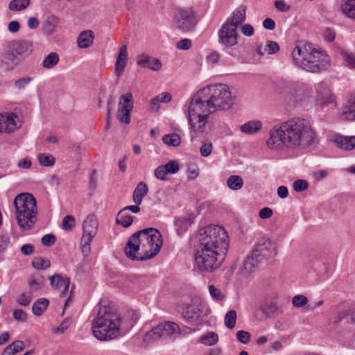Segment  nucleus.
Here are the masks:
<instances>
[{"label": "nucleus", "mask_w": 355, "mask_h": 355, "mask_svg": "<svg viewBox=\"0 0 355 355\" xmlns=\"http://www.w3.org/2000/svg\"><path fill=\"white\" fill-rule=\"evenodd\" d=\"M318 143L316 132L305 119L294 117L275 125L270 131L266 144L270 149L308 147Z\"/></svg>", "instance_id": "f257e3e1"}, {"label": "nucleus", "mask_w": 355, "mask_h": 355, "mask_svg": "<svg viewBox=\"0 0 355 355\" xmlns=\"http://www.w3.org/2000/svg\"><path fill=\"white\" fill-rule=\"evenodd\" d=\"M121 317L111 302H101L92 321L94 336L99 340H112L119 335Z\"/></svg>", "instance_id": "f03ea898"}, {"label": "nucleus", "mask_w": 355, "mask_h": 355, "mask_svg": "<svg viewBox=\"0 0 355 355\" xmlns=\"http://www.w3.org/2000/svg\"><path fill=\"white\" fill-rule=\"evenodd\" d=\"M16 219L22 231L31 230L37 221V200L33 195L29 193L18 194L13 202Z\"/></svg>", "instance_id": "7ed1b4c3"}, {"label": "nucleus", "mask_w": 355, "mask_h": 355, "mask_svg": "<svg viewBox=\"0 0 355 355\" xmlns=\"http://www.w3.org/2000/svg\"><path fill=\"white\" fill-rule=\"evenodd\" d=\"M199 248L217 249L227 251L228 235L225 229L219 225H208L199 232Z\"/></svg>", "instance_id": "20e7f679"}, {"label": "nucleus", "mask_w": 355, "mask_h": 355, "mask_svg": "<svg viewBox=\"0 0 355 355\" xmlns=\"http://www.w3.org/2000/svg\"><path fill=\"white\" fill-rule=\"evenodd\" d=\"M226 254L227 251L199 248L196 252V263L200 271L212 272L221 265Z\"/></svg>", "instance_id": "39448f33"}, {"label": "nucleus", "mask_w": 355, "mask_h": 355, "mask_svg": "<svg viewBox=\"0 0 355 355\" xmlns=\"http://www.w3.org/2000/svg\"><path fill=\"white\" fill-rule=\"evenodd\" d=\"M215 111L218 110H226L234 104V98L230 88L226 85L219 84L209 85L205 87Z\"/></svg>", "instance_id": "423d86ee"}, {"label": "nucleus", "mask_w": 355, "mask_h": 355, "mask_svg": "<svg viewBox=\"0 0 355 355\" xmlns=\"http://www.w3.org/2000/svg\"><path fill=\"white\" fill-rule=\"evenodd\" d=\"M174 26L183 33L193 31L198 24L196 14L193 8H178L174 15Z\"/></svg>", "instance_id": "0eeeda50"}, {"label": "nucleus", "mask_w": 355, "mask_h": 355, "mask_svg": "<svg viewBox=\"0 0 355 355\" xmlns=\"http://www.w3.org/2000/svg\"><path fill=\"white\" fill-rule=\"evenodd\" d=\"M141 232L144 235L150 234L146 241L149 250L141 249V253H139V261H142L152 259L157 255L160 250L163 241L161 233L155 228H146L140 230Z\"/></svg>", "instance_id": "6e6552de"}, {"label": "nucleus", "mask_w": 355, "mask_h": 355, "mask_svg": "<svg viewBox=\"0 0 355 355\" xmlns=\"http://www.w3.org/2000/svg\"><path fill=\"white\" fill-rule=\"evenodd\" d=\"M209 102L211 101L204 87L200 89L191 99L188 113L206 115V117H208L209 114L216 112Z\"/></svg>", "instance_id": "1a4fd4ad"}, {"label": "nucleus", "mask_w": 355, "mask_h": 355, "mask_svg": "<svg viewBox=\"0 0 355 355\" xmlns=\"http://www.w3.org/2000/svg\"><path fill=\"white\" fill-rule=\"evenodd\" d=\"M148 235L150 234L144 235L142 232L140 233L139 230L129 237L124 248L125 254L128 259L132 261H139V253H141L139 252L140 245L142 248L146 247L145 242H146Z\"/></svg>", "instance_id": "9d476101"}, {"label": "nucleus", "mask_w": 355, "mask_h": 355, "mask_svg": "<svg viewBox=\"0 0 355 355\" xmlns=\"http://www.w3.org/2000/svg\"><path fill=\"white\" fill-rule=\"evenodd\" d=\"M134 107L133 96L131 92H126L119 98L116 112L117 120L122 123L128 125L130 123L131 112Z\"/></svg>", "instance_id": "9b49d317"}, {"label": "nucleus", "mask_w": 355, "mask_h": 355, "mask_svg": "<svg viewBox=\"0 0 355 355\" xmlns=\"http://www.w3.org/2000/svg\"><path fill=\"white\" fill-rule=\"evenodd\" d=\"M295 58V64L302 69L311 73H318L324 70L329 64V58L324 55V58H318L317 60H308L302 58Z\"/></svg>", "instance_id": "f8f14e48"}, {"label": "nucleus", "mask_w": 355, "mask_h": 355, "mask_svg": "<svg viewBox=\"0 0 355 355\" xmlns=\"http://www.w3.org/2000/svg\"><path fill=\"white\" fill-rule=\"evenodd\" d=\"M252 254L261 262L274 257L277 254L275 244L269 239L256 245Z\"/></svg>", "instance_id": "ddd939ff"}, {"label": "nucleus", "mask_w": 355, "mask_h": 355, "mask_svg": "<svg viewBox=\"0 0 355 355\" xmlns=\"http://www.w3.org/2000/svg\"><path fill=\"white\" fill-rule=\"evenodd\" d=\"M260 311L266 318H274L284 313V309L279 305L277 296L269 295L266 297L261 302Z\"/></svg>", "instance_id": "4468645a"}, {"label": "nucleus", "mask_w": 355, "mask_h": 355, "mask_svg": "<svg viewBox=\"0 0 355 355\" xmlns=\"http://www.w3.org/2000/svg\"><path fill=\"white\" fill-rule=\"evenodd\" d=\"M324 55H328L324 51L316 50L311 44H306L303 46H297L292 51V56L295 62V58H299L300 57L306 58V60H313L324 58ZM301 59L302 60V58Z\"/></svg>", "instance_id": "2eb2a0df"}, {"label": "nucleus", "mask_w": 355, "mask_h": 355, "mask_svg": "<svg viewBox=\"0 0 355 355\" xmlns=\"http://www.w3.org/2000/svg\"><path fill=\"white\" fill-rule=\"evenodd\" d=\"M238 33L234 25L224 24L218 31V41L221 44L231 47L237 44Z\"/></svg>", "instance_id": "dca6fc26"}, {"label": "nucleus", "mask_w": 355, "mask_h": 355, "mask_svg": "<svg viewBox=\"0 0 355 355\" xmlns=\"http://www.w3.org/2000/svg\"><path fill=\"white\" fill-rule=\"evenodd\" d=\"M182 317L188 322L196 321L202 313V303L200 300H193L185 305L181 311Z\"/></svg>", "instance_id": "f3484780"}, {"label": "nucleus", "mask_w": 355, "mask_h": 355, "mask_svg": "<svg viewBox=\"0 0 355 355\" xmlns=\"http://www.w3.org/2000/svg\"><path fill=\"white\" fill-rule=\"evenodd\" d=\"M20 62L19 58L13 50L8 45L4 51L0 55V64L6 71L13 70Z\"/></svg>", "instance_id": "a211bd4d"}, {"label": "nucleus", "mask_w": 355, "mask_h": 355, "mask_svg": "<svg viewBox=\"0 0 355 355\" xmlns=\"http://www.w3.org/2000/svg\"><path fill=\"white\" fill-rule=\"evenodd\" d=\"M187 117L190 127L196 136L202 135L205 132L206 125L208 122V117H206V115L188 113Z\"/></svg>", "instance_id": "6ab92c4d"}, {"label": "nucleus", "mask_w": 355, "mask_h": 355, "mask_svg": "<svg viewBox=\"0 0 355 355\" xmlns=\"http://www.w3.org/2000/svg\"><path fill=\"white\" fill-rule=\"evenodd\" d=\"M137 64L140 67L148 68L154 71L160 70L162 67V63L159 59L145 53L137 55Z\"/></svg>", "instance_id": "aec40b11"}, {"label": "nucleus", "mask_w": 355, "mask_h": 355, "mask_svg": "<svg viewBox=\"0 0 355 355\" xmlns=\"http://www.w3.org/2000/svg\"><path fill=\"white\" fill-rule=\"evenodd\" d=\"M8 45L17 56L28 55L33 51V42L29 40L12 41Z\"/></svg>", "instance_id": "412c9836"}, {"label": "nucleus", "mask_w": 355, "mask_h": 355, "mask_svg": "<svg viewBox=\"0 0 355 355\" xmlns=\"http://www.w3.org/2000/svg\"><path fill=\"white\" fill-rule=\"evenodd\" d=\"M98 222L94 214H89L83 223V234L94 236L98 232Z\"/></svg>", "instance_id": "4be33fe9"}, {"label": "nucleus", "mask_w": 355, "mask_h": 355, "mask_svg": "<svg viewBox=\"0 0 355 355\" xmlns=\"http://www.w3.org/2000/svg\"><path fill=\"white\" fill-rule=\"evenodd\" d=\"M51 285L57 289L64 287V290L60 293V297H64L70 284V279L68 277H62L60 274H55L49 278Z\"/></svg>", "instance_id": "5701e85b"}, {"label": "nucleus", "mask_w": 355, "mask_h": 355, "mask_svg": "<svg viewBox=\"0 0 355 355\" xmlns=\"http://www.w3.org/2000/svg\"><path fill=\"white\" fill-rule=\"evenodd\" d=\"M128 61V52L127 46L125 45L121 46L119 53L118 58L114 64V73L117 77H120L127 64Z\"/></svg>", "instance_id": "b1692460"}, {"label": "nucleus", "mask_w": 355, "mask_h": 355, "mask_svg": "<svg viewBox=\"0 0 355 355\" xmlns=\"http://www.w3.org/2000/svg\"><path fill=\"white\" fill-rule=\"evenodd\" d=\"M16 116L13 114H10L7 116L0 114V132H11L16 128V123L15 121Z\"/></svg>", "instance_id": "393cba45"}, {"label": "nucleus", "mask_w": 355, "mask_h": 355, "mask_svg": "<svg viewBox=\"0 0 355 355\" xmlns=\"http://www.w3.org/2000/svg\"><path fill=\"white\" fill-rule=\"evenodd\" d=\"M246 6H241L232 13L231 17L228 18L225 24L234 25V28H237L238 26L245 20Z\"/></svg>", "instance_id": "a878e982"}, {"label": "nucleus", "mask_w": 355, "mask_h": 355, "mask_svg": "<svg viewBox=\"0 0 355 355\" xmlns=\"http://www.w3.org/2000/svg\"><path fill=\"white\" fill-rule=\"evenodd\" d=\"M59 24V19L54 15H49L42 22V31L46 35H51Z\"/></svg>", "instance_id": "bb28decb"}, {"label": "nucleus", "mask_w": 355, "mask_h": 355, "mask_svg": "<svg viewBox=\"0 0 355 355\" xmlns=\"http://www.w3.org/2000/svg\"><path fill=\"white\" fill-rule=\"evenodd\" d=\"M94 34L92 31H82L78 37L77 44L81 49L89 47L94 42Z\"/></svg>", "instance_id": "cd10ccee"}, {"label": "nucleus", "mask_w": 355, "mask_h": 355, "mask_svg": "<svg viewBox=\"0 0 355 355\" xmlns=\"http://www.w3.org/2000/svg\"><path fill=\"white\" fill-rule=\"evenodd\" d=\"M334 142L343 150H352L355 148V136H336Z\"/></svg>", "instance_id": "c85d7f7f"}, {"label": "nucleus", "mask_w": 355, "mask_h": 355, "mask_svg": "<svg viewBox=\"0 0 355 355\" xmlns=\"http://www.w3.org/2000/svg\"><path fill=\"white\" fill-rule=\"evenodd\" d=\"M162 324L164 336L175 338L182 333L179 325L173 322H165Z\"/></svg>", "instance_id": "c756f323"}, {"label": "nucleus", "mask_w": 355, "mask_h": 355, "mask_svg": "<svg viewBox=\"0 0 355 355\" xmlns=\"http://www.w3.org/2000/svg\"><path fill=\"white\" fill-rule=\"evenodd\" d=\"M262 263L259 259H256L252 254L248 256L243 262L241 272L243 275L247 276L250 275L258 266L259 263Z\"/></svg>", "instance_id": "7c9ffc66"}, {"label": "nucleus", "mask_w": 355, "mask_h": 355, "mask_svg": "<svg viewBox=\"0 0 355 355\" xmlns=\"http://www.w3.org/2000/svg\"><path fill=\"white\" fill-rule=\"evenodd\" d=\"M262 263L259 259H256L252 254L248 256L243 262L241 272L243 275L247 276L250 275L258 266L259 263Z\"/></svg>", "instance_id": "2f4dec72"}, {"label": "nucleus", "mask_w": 355, "mask_h": 355, "mask_svg": "<svg viewBox=\"0 0 355 355\" xmlns=\"http://www.w3.org/2000/svg\"><path fill=\"white\" fill-rule=\"evenodd\" d=\"M148 192L147 184L144 182L137 184L133 191V201L136 205H140L142 202L143 198L145 197Z\"/></svg>", "instance_id": "473e14b6"}, {"label": "nucleus", "mask_w": 355, "mask_h": 355, "mask_svg": "<svg viewBox=\"0 0 355 355\" xmlns=\"http://www.w3.org/2000/svg\"><path fill=\"white\" fill-rule=\"evenodd\" d=\"M262 128L260 121H250L240 126V130L246 135H253L259 132Z\"/></svg>", "instance_id": "72a5a7b5"}, {"label": "nucleus", "mask_w": 355, "mask_h": 355, "mask_svg": "<svg viewBox=\"0 0 355 355\" xmlns=\"http://www.w3.org/2000/svg\"><path fill=\"white\" fill-rule=\"evenodd\" d=\"M25 348V344L22 340H15L7 346L3 351L1 355H15L21 352Z\"/></svg>", "instance_id": "f704fd0d"}, {"label": "nucleus", "mask_w": 355, "mask_h": 355, "mask_svg": "<svg viewBox=\"0 0 355 355\" xmlns=\"http://www.w3.org/2000/svg\"><path fill=\"white\" fill-rule=\"evenodd\" d=\"M342 115L349 120L355 119V96L349 99L342 108Z\"/></svg>", "instance_id": "c9c22d12"}, {"label": "nucleus", "mask_w": 355, "mask_h": 355, "mask_svg": "<svg viewBox=\"0 0 355 355\" xmlns=\"http://www.w3.org/2000/svg\"><path fill=\"white\" fill-rule=\"evenodd\" d=\"M133 222V217L127 214L124 210L121 209L116 218V223L122 227L127 228L130 227Z\"/></svg>", "instance_id": "e433bc0d"}, {"label": "nucleus", "mask_w": 355, "mask_h": 355, "mask_svg": "<svg viewBox=\"0 0 355 355\" xmlns=\"http://www.w3.org/2000/svg\"><path fill=\"white\" fill-rule=\"evenodd\" d=\"M341 10L349 18L355 19V0H342Z\"/></svg>", "instance_id": "4c0bfd02"}, {"label": "nucleus", "mask_w": 355, "mask_h": 355, "mask_svg": "<svg viewBox=\"0 0 355 355\" xmlns=\"http://www.w3.org/2000/svg\"><path fill=\"white\" fill-rule=\"evenodd\" d=\"M49 302L46 298H41L37 300L33 305L32 311L35 315L40 316L46 309Z\"/></svg>", "instance_id": "58836bf2"}, {"label": "nucleus", "mask_w": 355, "mask_h": 355, "mask_svg": "<svg viewBox=\"0 0 355 355\" xmlns=\"http://www.w3.org/2000/svg\"><path fill=\"white\" fill-rule=\"evenodd\" d=\"M199 341L207 346H212L218 343V336L216 333L210 331L202 335Z\"/></svg>", "instance_id": "ea45409f"}, {"label": "nucleus", "mask_w": 355, "mask_h": 355, "mask_svg": "<svg viewBox=\"0 0 355 355\" xmlns=\"http://www.w3.org/2000/svg\"><path fill=\"white\" fill-rule=\"evenodd\" d=\"M94 236L83 234L80 240V248L83 254L87 257L91 252V242Z\"/></svg>", "instance_id": "a19ab883"}, {"label": "nucleus", "mask_w": 355, "mask_h": 355, "mask_svg": "<svg viewBox=\"0 0 355 355\" xmlns=\"http://www.w3.org/2000/svg\"><path fill=\"white\" fill-rule=\"evenodd\" d=\"M59 60V55L55 52H51L44 58L42 66L46 69H51L58 63Z\"/></svg>", "instance_id": "79ce46f5"}, {"label": "nucleus", "mask_w": 355, "mask_h": 355, "mask_svg": "<svg viewBox=\"0 0 355 355\" xmlns=\"http://www.w3.org/2000/svg\"><path fill=\"white\" fill-rule=\"evenodd\" d=\"M227 184L230 189L236 191L242 188L243 181L239 175H233L228 178Z\"/></svg>", "instance_id": "37998d69"}, {"label": "nucleus", "mask_w": 355, "mask_h": 355, "mask_svg": "<svg viewBox=\"0 0 355 355\" xmlns=\"http://www.w3.org/2000/svg\"><path fill=\"white\" fill-rule=\"evenodd\" d=\"M162 141L170 146H178L181 143L180 136L176 133L168 134L162 137Z\"/></svg>", "instance_id": "c03bdc74"}, {"label": "nucleus", "mask_w": 355, "mask_h": 355, "mask_svg": "<svg viewBox=\"0 0 355 355\" xmlns=\"http://www.w3.org/2000/svg\"><path fill=\"white\" fill-rule=\"evenodd\" d=\"M30 4V0H12L10 2L8 8L12 11L25 10Z\"/></svg>", "instance_id": "a18cd8bd"}, {"label": "nucleus", "mask_w": 355, "mask_h": 355, "mask_svg": "<svg viewBox=\"0 0 355 355\" xmlns=\"http://www.w3.org/2000/svg\"><path fill=\"white\" fill-rule=\"evenodd\" d=\"M162 336H164L162 323H159L156 327L153 328L146 334V338L148 339H152L153 340H157Z\"/></svg>", "instance_id": "49530a36"}, {"label": "nucleus", "mask_w": 355, "mask_h": 355, "mask_svg": "<svg viewBox=\"0 0 355 355\" xmlns=\"http://www.w3.org/2000/svg\"><path fill=\"white\" fill-rule=\"evenodd\" d=\"M32 266L37 270H45L50 267V261L41 257H35L32 261Z\"/></svg>", "instance_id": "de8ad7c7"}, {"label": "nucleus", "mask_w": 355, "mask_h": 355, "mask_svg": "<svg viewBox=\"0 0 355 355\" xmlns=\"http://www.w3.org/2000/svg\"><path fill=\"white\" fill-rule=\"evenodd\" d=\"M236 321V312L234 310H231L225 314L224 322L227 328L233 329L235 327Z\"/></svg>", "instance_id": "09e8293b"}, {"label": "nucleus", "mask_w": 355, "mask_h": 355, "mask_svg": "<svg viewBox=\"0 0 355 355\" xmlns=\"http://www.w3.org/2000/svg\"><path fill=\"white\" fill-rule=\"evenodd\" d=\"M39 163L44 166H51L55 162L54 157L49 154H40L38 155Z\"/></svg>", "instance_id": "8fccbe9b"}, {"label": "nucleus", "mask_w": 355, "mask_h": 355, "mask_svg": "<svg viewBox=\"0 0 355 355\" xmlns=\"http://www.w3.org/2000/svg\"><path fill=\"white\" fill-rule=\"evenodd\" d=\"M308 298L304 295H295L292 299V304L295 308H301L307 304Z\"/></svg>", "instance_id": "3c124183"}, {"label": "nucleus", "mask_w": 355, "mask_h": 355, "mask_svg": "<svg viewBox=\"0 0 355 355\" xmlns=\"http://www.w3.org/2000/svg\"><path fill=\"white\" fill-rule=\"evenodd\" d=\"M62 228L65 231H71L75 226V218L71 215H67L63 218Z\"/></svg>", "instance_id": "603ef678"}, {"label": "nucleus", "mask_w": 355, "mask_h": 355, "mask_svg": "<svg viewBox=\"0 0 355 355\" xmlns=\"http://www.w3.org/2000/svg\"><path fill=\"white\" fill-rule=\"evenodd\" d=\"M72 320L70 318L64 319L59 327L53 329L55 334H64L71 324Z\"/></svg>", "instance_id": "864d4df0"}, {"label": "nucleus", "mask_w": 355, "mask_h": 355, "mask_svg": "<svg viewBox=\"0 0 355 355\" xmlns=\"http://www.w3.org/2000/svg\"><path fill=\"white\" fill-rule=\"evenodd\" d=\"M164 170L168 174H175L179 171V164L178 162L172 160L163 165Z\"/></svg>", "instance_id": "5fc2aeb1"}, {"label": "nucleus", "mask_w": 355, "mask_h": 355, "mask_svg": "<svg viewBox=\"0 0 355 355\" xmlns=\"http://www.w3.org/2000/svg\"><path fill=\"white\" fill-rule=\"evenodd\" d=\"M309 183L304 180H297L293 183V189L296 192H301L307 189Z\"/></svg>", "instance_id": "6e6d98bb"}, {"label": "nucleus", "mask_w": 355, "mask_h": 355, "mask_svg": "<svg viewBox=\"0 0 355 355\" xmlns=\"http://www.w3.org/2000/svg\"><path fill=\"white\" fill-rule=\"evenodd\" d=\"M250 334L244 330H240L236 333L237 340L243 344H247L250 340Z\"/></svg>", "instance_id": "4d7b16f0"}, {"label": "nucleus", "mask_w": 355, "mask_h": 355, "mask_svg": "<svg viewBox=\"0 0 355 355\" xmlns=\"http://www.w3.org/2000/svg\"><path fill=\"white\" fill-rule=\"evenodd\" d=\"M209 291L211 297L217 301L222 300L225 297L220 291L214 285L209 286Z\"/></svg>", "instance_id": "13d9d810"}, {"label": "nucleus", "mask_w": 355, "mask_h": 355, "mask_svg": "<svg viewBox=\"0 0 355 355\" xmlns=\"http://www.w3.org/2000/svg\"><path fill=\"white\" fill-rule=\"evenodd\" d=\"M264 50L268 54H274L279 51V46L276 42L269 41L265 46Z\"/></svg>", "instance_id": "bf43d9fd"}, {"label": "nucleus", "mask_w": 355, "mask_h": 355, "mask_svg": "<svg viewBox=\"0 0 355 355\" xmlns=\"http://www.w3.org/2000/svg\"><path fill=\"white\" fill-rule=\"evenodd\" d=\"M212 144L210 141L205 142L200 147V152L202 157L209 156L212 151Z\"/></svg>", "instance_id": "052dcab7"}, {"label": "nucleus", "mask_w": 355, "mask_h": 355, "mask_svg": "<svg viewBox=\"0 0 355 355\" xmlns=\"http://www.w3.org/2000/svg\"><path fill=\"white\" fill-rule=\"evenodd\" d=\"M42 243L44 246L50 247L55 244L56 241L55 236L51 234H46L42 238Z\"/></svg>", "instance_id": "680f3d73"}, {"label": "nucleus", "mask_w": 355, "mask_h": 355, "mask_svg": "<svg viewBox=\"0 0 355 355\" xmlns=\"http://www.w3.org/2000/svg\"><path fill=\"white\" fill-rule=\"evenodd\" d=\"M29 286L33 291H37L43 286V282L39 281L37 279L32 276L29 279Z\"/></svg>", "instance_id": "e2e57ef3"}, {"label": "nucleus", "mask_w": 355, "mask_h": 355, "mask_svg": "<svg viewBox=\"0 0 355 355\" xmlns=\"http://www.w3.org/2000/svg\"><path fill=\"white\" fill-rule=\"evenodd\" d=\"M192 43L189 39H182L177 42L176 47L180 50H188L191 47Z\"/></svg>", "instance_id": "0e129e2a"}, {"label": "nucleus", "mask_w": 355, "mask_h": 355, "mask_svg": "<svg viewBox=\"0 0 355 355\" xmlns=\"http://www.w3.org/2000/svg\"><path fill=\"white\" fill-rule=\"evenodd\" d=\"M32 78L30 77H23L15 81V85L19 89H24L30 82L32 80Z\"/></svg>", "instance_id": "69168bd1"}, {"label": "nucleus", "mask_w": 355, "mask_h": 355, "mask_svg": "<svg viewBox=\"0 0 355 355\" xmlns=\"http://www.w3.org/2000/svg\"><path fill=\"white\" fill-rule=\"evenodd\" d=\"M155 176L161 180H166V178L165 177L166 175L168 173H166V170H164V168L163 165L159 166L157 168H155Z\"/></svg>", "instance_id": "338daca9"}, {"label": "nucleus", "mask_w": 355, "mask_h": 355, "mask_svg": "<svg viewBox=\"0 0 355 355\" xmlns=\"http://www.w3.org/2000/svg\"><path fill=\"white\" fill-rule=\"evenodd\" d=\"M13 317L16 320L26 322L27 320V314L21 309H16L13 312Z\"/></svg>", "instance_id": "774afa93"}]
</instances>
